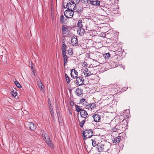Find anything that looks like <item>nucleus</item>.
<instances>
[{
	"label": "nucleus",
	"mask_w": 154,
	"mask_h": 154,
	"mask_svg": "<svg viewBox=\"0 0 154 154\" xmlns=\"http://www.w3.org/2000/svg\"><path fill=\"white\" fill-rule=\"evenodd\" d=\"M121 140V136H118L117 137L112 139V141L114 143L117 144L120 142Z\"/></svg>",
	"instance_id": "2eb2a0df"
},
{
	"label": "nucleus",
	"mask_w": 154,
	"mask_h": 154,
	"mask_svg": "<svg viewBox=\"0 0 154 154\" xmlns=\"http://www.w3.org/2000/svg\"><path fill=\"white\" fill-rule=\"evenodd\" d=\"M76 1V2L77 4L79 3V2L80 0H75Z\"/></svg>",
	"instance_id": "79ce46f5"
},
{
	"label": "nucleus",
	"mask_w": 154,
	"mask_h": 154,
	"mask_svg": "<svg viewBox=\"0 0 154 154\" xmlns=\"http://www.w3.org/2000/svg\"><path fill=\"white\" fill-rule=\"evenodd\" d=\"M60 22L62 23H65L64 21V17L63 14L61 15L60 19Z\"/></svg>",
	"instance_id": "b1692460"
},
{
	"label": "nucleus",
	"mask_w": 154,
	"mask_h": 154,
	"mask_svg": "<svg viewBox=\"0 0 154 154\" xmlns=\"http://www.w3.org/2000/svg\"><path fill=\"white\" fill-rule=\"evenodd\" d=\"M12 95L13 96L15 97L17 95V93L16 92L14 93V92L13 91L12 93Z\"/></svg>",
	"instance_id": "c9c22d12"
},
{
	"label": "nucleus",
	"mask_w": 154,
	"mask_h": 154,
	"mask_svg": "<svg viewBox=\"0 0 154 154\" xmlns=\"http://www.w3.org/2000/svg\"><path fill=\"white\" fill-rule=\"evenodd\" d=\"M121 127H122V125H117L115 126V128L118 130H120Z\"/></svg>",
	"instance_id": "2f4dec72"
},
{
	"label": "nucleus",
	"mask_w": 154,
	"mask_h": 154,
	"mask_svg": "<svg viewBox=\"0 0 154 154\" xmlns=\"http://www.w3.org/2000/svg\"><path fill=\"white\" fill-rule=\"evenodd\" d=\"M66 45L65 44H63L61 48L62 53L66 52Z\"/></svg>",
	"instance_id": "5701e85b"
},
{
	"label": "nucleus",
	"mask_w": 154,
	"mask_h": 154,
	"mask_svg": "<svg viewBox=\"0 0 154 154\" xmlns=\"http://www.w3.org/2000/svg\"><path fill=\"white\" fill-rule=\"evenodd\" d=\"M66 79V82L67 83L69 84L70 82V78L69 77L67 78Z\"/></svg>",
	"instance_id": "4c0bfd02"
},
{
	"label": "nucleus",
	"mask_w": 154,
	"mask_h": 154,
	"mask_svg": "<svg viewBox=\"0 0 154 154\" xmlns=\"http://www.w3.org/2000/svg\"><path fill=\"white\" fill-rule=\"evenodd\" d=\"M66 8L68 10H75L76 9V5L74 1H72L67 4Z\"/></svg>",
	"instance_id": "7ed1b4c3"
},
{
	"label": "nucleus",
	"mask_w": 154,
	"mask_h": 154,
	"mask_svg": "<svg viewBox=\"0 0 154 154\" xmlns=\"http://www.w3.org/2000/svg\"><path fill=\"white\" fill-rule=\"evenodd\" d=\"M81 2L85 4L88 3V5L89 0H81Z\"/></svg>",
	"instance_id": "7c9ffc66"
},
{
	"label": "nucleus",
	"mask_w": 154,
	"mask_h": 154,
	"mask_svg": "<svg viewBox=\"0 0 154 154\" xmlns=\"http://www.w3.org/2000/svg\"><path fill=\"white\" fill-rule=\"evenodd\" d=\"M71 76L74 78L78 76V72L74 69L71 70Z\"/></svg>",
	"instance_id": "ddd939ff"
},
{
	"label": "nucleus",
	"mask_w": 154,
	"mask_h": 154,
	"mask_svg": "<svg viewBox=\"0 0 154 154\" xmlns=\"http://www.w3.org/2000/svg\"><path fill=\"white\" fill-rule=\"evenodd\" d=\"M85 99L83 98L80 101L81 102H84V101H85Z\"/></svg>",
	"instance_id": "ea45409f"
},
{
	"label": "nucleus",
	"mask_w": 154,
	"mask_h": 154,
	"mask_svg": "<svg viewBox=\"0 0 154 154\" xmlns=\"http://www.w3.org/2000/svg\"><path fill=\"white\" fill-rule=\"evenodd\" d=\"M75 83L76 85L79 86L84 84V79L82 76L76 77Z\"/></svg>",
	"instance_id": "20e7f679"
},
{
	"label": "nucleus",
	"mask_w": 154,
	"mask_h": 154,
	"mask_svg": "<svg viewBox=\"0 0 154 154\" xmlns=\"http://www.w3.org/2000/svg\"><path fill=\"white\" fill-rule=\"evenodd\" d=\"M88 109L90 110H92L93 109H95L96 107V105L94 103L89 104Z\"/></svg>",
	"instance_id": "6ab92c4d"
},
{
	"label": "nucleus",
	"mask_w": 154,
	"mask_h": 154,
	"mask_svg": "<svg viewBox=\"0 0 154 154\" xmlns=\"http://www.w3.org/2000/svg\"><path fill=\"white\" fill-rule=\"evenodd\" d=\"M82 66L84 67H85V66L87 67L88 65V64H87V62L85 61L82 63Z\"/></svg>",
	"instance_id": "72a5a7b5"
},
{
	"label": "nucleus",
	"mask_w": 154,
	"mask_h": 154,
	"mask_svg": "<svg viewBox=\"0 0 154 154\" xmlns=\"http://www.w3.org/2000/svg\"><path fill=\"white\" fill-rule=\"evenodd\" d=\"M88 5L94 6H100V1L98 0H89Z\"/></svg>",
	"instance_id": "423d86ee"
},
{
	"label": "nucleus",
	"mask_w": 154,
	"mask_h": 154,
	"mask_svg": "<svg viewBox=\"0 0 154 154\" xmlns=\"http://www.w3.org/2000/svg\"><path fill=\"white\" fill-rule=\"evenodd\" d=\"M77 33L79 34L80 35H82L85 32V30L82 28H80L79 29L77 30Z\"/></svg>",
	"instance_id": "aec40b11"
},
{
	"label": "nucleus",
	"mask_w": 154,
	"mask_h": 154,
	"mask_svg": "<svg viewBox=\"0 0 154 154\" xmlns=\"http://www.w3.org/2000/svg\"><path fill=\"white\" fill-rule=\"evenodd\" d=\"M17 1H18V0H17Z\"/></svg>",
	"instance_id": "49530a36"
},
{
	"label": "nucleus",
	"mask_w": 154,
	"mask_h": 154,
	"mask_svg": "<svg viewBox=\"0 0 154 154\" xmlns=\"http://www.w3.org/2000/svg\"><path fill=\"white\" fill-rule=\"evenodd\" d=\"M51 103V102H49V104H50V105H51V103Z\"/></svg>",
	"instance_id": "a18cd8bd"
},
{
	"label": "nucleus",
	"mask_w": 154,
	"mask_h": 154,
	"mask_svg": "<svg viewBox=\"0 0 154 154\" xmlns=\"http://www.w3.org/2000/svg\"><path fill=\"white\" fill-rule=\"evenodd\" d=\"M103 56L106 59H108L110 57V54L109 53H106L103 55Z\"/></svg>",
	"instance_id": "a878e982"
},
{
	"label": "nucleus",
	"mask_w": 154,
	"mask_h": 154,
	"mask_svg": "<svg viewBox=\"0 0 154 154\" xmlns=\"http://www.w3.org/2000/svg\"><path fill=\"white\" fill-rule=\"evenodd\" d=\"M75 107L76 109V111L78 112H79L80 111V112H82L83 109H82L81 107L77 105H75Z\"/></svg>",
	"instance_id": "412c9836"
},
{
	"label": "nucleus",
	"mask_w": 154,
	"mask_h": 154,
	"mask_svg": "<svg viewBox=\"0 0 154 154\" xmlns=\"http://www.w3.org/2000/svg\"><path fill=\"white\" fill-rule=\"evenodd\" d=\"M27 124L29 125V128L31 130L34 131L36 127V125L35 124L32 122H28Z\"/></svg>",
	"instance_id": "f8f14e48"
},
{
	"label": "nucleus",
	"mask_w": 154,
	"mask_h": 154,
	"mask_svg": "<svg viewBox=\"0 0 154 154\" xmlns=\"http://www.w3.org/2000/svg\"><path fill=\"white\" fill-rule=\"evenodd\" d=\"M66 52L62 53V56L63 57L64 65L65 66L66 65V63L67 61L68 57L66 55Z\"/></svg>",
	"instance_id": "4468645a"
},
{
	"label": "nucleus",
	"mask_w": 154,
	"mask_h": 154,
	"mask_svg": "<svg viewBox=\"0 0 154 154\" xmlns=\"http://www.w3.org/2000/svg\"><path fill=\"white\" fill-rule=\"evenodd\" d=\"M56 112H57V117L58 119H59V117H60V110H59V108H58V107H57L56 108Z\"/></svg>",
	"instance_id": "bb28decb"
},
{
	"label": "nucleus",
	"mask_w": 154,
	"mask_h": 154,
	"mask_svg": "<svg viewBox=\"0 0 154 154\" xmlns=\"http://www.w3.org/2000/svg\"><path fill=\"white\" fill-rule=\"evenodd\" d=\"M83 134L84 136L83 139L84 140H85L87 138H90L93 135L92 130L88 129L85 130Z\"/></svg>",
	"instance_id": "f03ea898"
},
{
	"label": "nucleus",
	"mask_w": 154,
	"mask_h": 154,
	"mask_svg": "<svg viewBox=\"0 0 154 154\" xmlns=\"http://www.w3.org/2000/svg\"><path fill=\"white\" fill-rule=\"evenodd\" d=\"M64 14L66 18H71L73 16L74 12L72 10L68 9L64 11Z\"/></svg>",
	"instance_id": "39448f33"
},
{
	"label": "nucleus",
	"mask_w": 154,
	"mask_h": 154,
	"mask_svg": "<svg viewBox=\"0 0 154 154\" xmlns=\"http://www.w3.org/2000/svg\"><path fill=\"white\" fill-rule=\"evenodd\" d=\"M37 83L38 87L40 90L42 91H43L44 90V89L43 88V87H44V86L41 80H37Z\"/></svg>",
	"instance_id": "a211bd4d"
},
{
	"label": "nucleus",
	"mask_w": 154,
	"mask_h": 154,
	"mask_svg": "<svg viewBox=\"0 0 154 154\" xmlns=\"http://www.w3.org/2000/svg\"><path fill=\"white\" fill-rule=\"evenodd\" d=\"M92 117L95 122H99L100 121L101 116L98 114L94 115Z\"/></svg>",
	"instance_id": "1a4fd4ad"
},
{
	"label": "nucleus",
	"mask_w": 154,
	"mask_h": 154,
	"mask_svg": "<svg viewBox=\"0 0 154 154\" xmlns=\"http://www.w3.org/2000/svg\"><path fill=\"white\" fill-rule=\"evenodd\" d=\"M100 8L101 9H102L103 8H104V7H103V6H100Z\"/></svg>",
	"instance_id": "37998d69"
},
{
	"label": "nucleus",
	"mask_w": 154,
	"mask_h": 154,
	"mask_svg": "<svg viewBox=\"0 0 154 154\" xmlns=\"http://www.w3.org/2000/svg\"><path fill=\"white\" fill-rule=\"evenodd\" d=\"M78 27L79 28H82L83 27L82 24V20H79L77 23Z\"/></svg>",
	"instance_id": "4be33fe9"
},
{
	"label": "nucleus",
	"mask_w": 154,
	"mask_h": 154,
	"mask_svg": "<svg viewBox=\"0 0 154 154\" xmlns=\"http://www.w3.org/2000/svg\"><path fill=\"white\" fill-rule=\"evenodd\" d=\"M71 42L73 45H77L78 44V39L77 37L75 36L71 39Z\"/></svg>",
	"instance_id": "dca6fc26"
},
{
	"label": "nucleus",
	"mask_w": 154,
	"mask_h": 154,
	"mask_svg": "<svg viewBox=\"0 0 154 154\" xmlns=\"http://www.w3.org/2000/svg\"><path fill=\"white\" fill-rule=\"evenodd\" d=\"M68 31V26L63 25L62 26V31L63 35L66 34Z\"/></svg>",
	"instance_id": "9d476101"
},
{
	"label": "nucleus",
	"mask_w": 154,
	"mask_h": 154,
	"mask_svg": "<svg viewBox=\"0 0 154 154\" xmlns=\"http://www.w3.org/2000/svg\"><path fill=\"white\" fill-rule=\"evenodd\" d=\"M93 117H88V118L86 119H85V122H87L88 123H91V122L92 121Z\"/></svg>",
	"instance_id": "393cba45"
},
{
	"label": "nucleus",
	"mask_w": 154,
	"mask_h": 154,
	"mask_svg": "<svg viewBox=\"0 0 154 154\" xmlns=\"http://www.w3.org/2000/svg\"><path fill=\"white\" fill-rule=\"evenodd\" d=\"M112 130L114 132H116V131L117 130H118L117 129H116V128H115V127H114L113 129H112Z\"/></svg>",
	"instance_id": "58836bf2"
},
{
	"label": "nucleus",
	"mask_w": 154,
	"mask_h": 154,
	"mask_svg": "<svg viewBox=\"0 0 154 154\" xmlns=\"http://www.w3.org/2000/svg\"><path fill=\"white\" fill-rule=\"evenodd\" d=\"M50 113L52 118H53L54 119V111L52 110H51L50 111Z\"/></svg>",
	"instance_id": "473e14b6"
},
{
	"label": "nucleus",
	"mask_w": 154,
	"mask_h": 154,
	"mask_svg": "<svg viewBox=\"0 0 154 154\" xmlns=\"http://www.w3.org/2000/svg\"><path fill=\"white\" fill-rule=\"evenodd\" d=\"M71 106H73V103H72V104L71 103Z\"/></svg>",
	"instance_id": "c03bdc74"
},
{
	"label": "nucleus",
	"mask_w": 154,
	"mask_h": 154,
	"mask_svg": "<svg viewBox=\"0 0 154 154\" xmlns=\"http://www.w3.org/2000/svg\"><path fill=\"white\" fill-rule=\"evenodd\" d=\"M83 73L84 74V75L86 77L89 76H90L93 74V73L91 71L89 70V69L87 68H86L84 70Z\"/></svg>",
	"instance_id": "6e6552de"
},
{
	"label": "nucleus",
	"mask_w": 154,
	"mask_h": 154,
	"mask_svg": "<svg viewBox=\"0 0 154 154\" xmlns=\"http://www.w3.org/2000/svg\"><path fill=\"white\" fill-rule=\"evenodd\" d=\"M104 145L102 143H99L97 145V149L99 152H101L104 149Z\"/></svg>",
	"instance_id": "f3484780"
},
{
	"label": "nucleus",
	"mask_w": 154,
	"mask_h": 154,
	"mask_svg": "<svg viewBox=\"0 0 154 154\" xmlns=\"http://www.w3.org/2000/svg\"><path fill=\"white\" fill-rule=\"evenodd\" d=\"M69 77H68V75H67V74H66L65 75V79H66V78H69Z\"/></svg>",
	"instance_id": "a19ab883"
},
{
	"label": "nucleus",
	"mask_w": 154,
	"mask_h": 154,
	"mask_svg": "<svg viewBox=\"0 0 154 154\" xmlns=\"http://www.w3.org/2000/svg\"><path fill=\"white\" fill-rule=\"evenodd\" d=\"M76 94L79 97H82L83 95V91L82 89L78 88L76 89L75 91Z\"/></svg>",
	"instance_id": "9b49d317"
},
{
	"label": "nucleus",
	"mask_w": 154,
	"mask_h": 154,
	"mask_svg": "<svg viewBox=\"0 0 154 154\" xmlns=\"http://www.w3.org/2000/svg\"><path fill=\"white\" fill-rule=\"evenodd\" d=\"M80 114L81 117L84 118L85 119H87L89 116L88 115L87 111L84 109L80 112Z\"/></svg>",
	"instance_id": "0eeeda50"
},
{
	"label": "nucleus",
	"mask_w": 154,
	"mask_h": 154,
	"mask_svg": "<svg viewBox=\"0 0 154 154\" xmlns=\"http://www.w3.org/2000/svg\"><path fill=\"white\" fill-rule=\"evenodd\" d=\"M42 136L44 137V139L45 140L47 144L51 148H53L54 147V145L52 141L50 140L49 136L48 135L45 133H42Z\"/></svg>",
	"instance_id": "f257e3e1"
},
{
	"label": "nucleus",
	"mask_w": 154,
	"mask_h": 154,
	"mask_svg": "<svg viewBox=\"0 0 154 154\" xmlns=\"http://www.w3.org/2000/svg\"><path fill=\"white\" fill-rule=\"evenodd\" d=\"M92 144L93 146H95L97 145V143L95 139H92Z\"/></svg>",
	"instance_id": "c756f323"
},
{
	"label": "nucleus",
	"mask_w": 154,
	"mask_h": 154,
	"mask_svg": "<svg viewBox=\"0 0 154 154\" xmlns=\"http://www.w3.org/2000/svg\"><path fill=\"white\" fill-rule=\"evenodd\" d=\"M31 64V66H30L31 67V69L33 70V71H32V72H33V74L34 75H36L35 74V72L34 71L33 68V66H32V62H31V64Z\"/></svg>",
	"instance_id": "f704fd0d"
},
{
	"label": "nucleus",
	"mask_w": 154,
	"mask_h": 154,
	"mask_svg": "<svg viewBox=\"0 0 154 154\" xmlns=\"http://www.w3.org/2000/svg\"><path fill=\"white\" fill-rule=\"evenodd\" d=\"M116 85L115 84H110L109 85V87H111L112 88H114L115 87H116Z\"/></svg>",
	"instance_id": "e433bc0d"
},
{
	"label": "nucleus",
	"mask_w": 154,
	"mask_h": 154,
	"mask_svg": "<svg viewBox=\"0 0 154 154\" xmlns=\"http://www.w3.org/2000/svg\"><path fill=\"white\" fill-rule=\"evenodd\" d=\"M14 83L16 86L18 88H21V85L20 84V83L18 81H15Z\"/></svg>",
	"instance_id": "cd10ccee"
},
{
	"label": "nucleus",
	"mask_w": 154,
	"mask_h": 154,
	"mask_svg": "<svg viewBox=\"0 0 154 154\" xmlns=\"http://www.w3.org/2000/svg\"><path fill=\"white\" fill-rule=\"evenodd\" d=\"M86 122L85 120H83L80 122V126L82 128L85 123V122Z\"/></svg>",
	"instance_id": "c85d7f7f"
}]
</instances>
